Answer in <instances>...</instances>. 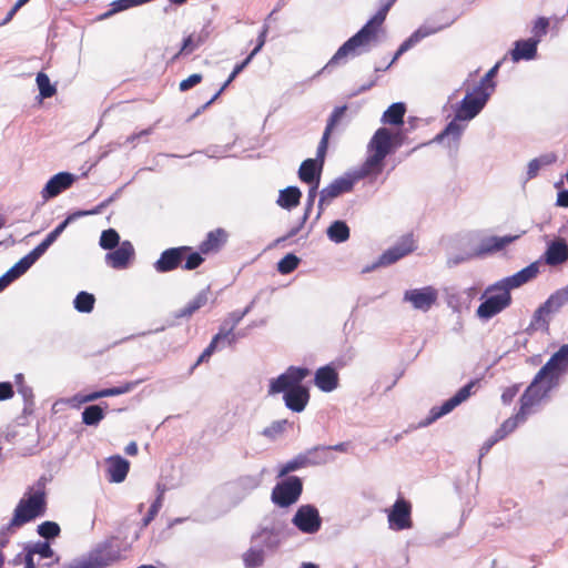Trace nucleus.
<instances>
[{
    "label": "nucleus",
    "instance_id": "f257e3e1",
    "mask_svg": "<svg viewBox=\"0 0 568 568\" xmlns=\"http://www.w3.org/2000/svg\"><path fill=\"white\" fill-rule=\"evenodd\" d=\"M396 0H388L379 10L347 41H345L321 70L331 71L336 65H344L348 59L371 51L377 42L378 30L386 19L387 12Z\"/></svg>",
    "mask_w": 568,
    "mask_h": 568
},
{
    "label": "nucleus",
    "instance_id": "f03ea898",
    "mask_svg": "<svg viewBox=\"0 0 568 568\" xmlns=\"http://www.w3.org/2000/svg\"><path fill=\"white\" fill-rule=\"evenodd\" d=\"M489 98V92H483L477 88H474L470 92L468 91L462 101L456 104L454 119L433 139L432 142L445 143L447 141L449 144L452 141L454 143H458L466 130V124L463 122H468L475 119L485 108Z\"/></svg>",
    "mask_w": 568,
    "mask_h": 568
},
{
    "label": "nucleus",
    "instance_id": "7ed1b4c3",
    "mask_svg": "<svg viewBox=\"0 0 568 568\" xmlns=\"http://www.w3.org/2000/svg\"><path fill=\"white\" fill-rule=\"evenodd\" d=\"M568 372V344L561 345L538 371L527 387L541 400L559 385L560 377Z\"/></svg>",
    "mask_w": 568,
    "mask_h": 568
},
{
    "label": "nucleus",
    "instance_id": "20e7f679",
    "mask_svg": "<svg viewBox=\"0 0 568 568\" xmlns=\"http://www.w3.org/2000/svg\"><path fill=\"white\" fill-rule=\"evenodd\" d=\"M390 130L378 128L367 144V158L361 168L352 176L355 182L365 178H376L383 172L384 162L387 155L392 153Z\"/></svg>",
    "mask_w": 568,
    "mask_h": 568
},
{
    "label": "nucleus",
    "instance_id": "39448f33",
    "mask_svg": "<svg viewBox=\"0 0 568 568\" xmlns=\"http://www.w3.org/2000/svg\"><path fill=\"white\" fill-rule=\"evenodd\" d=\"M47 500L44 484L42 479L37 483V488H30L24 494L13 510V516L6 525L7 530H17L23 525L32 521L37 517L45 514Z\"/></svg>",
    "mask_w": 568,
    "mask_h": 568
},
{
    "label": "nucleus",
    "instance_id": "423d86ee",
    "mask_svg": "<svg viewBox=\"0 0 568 568\" xmlns=\"http://www.w3.org/2000/svg\"><path fill=\"white\" fill-rule=\"evenodd\" d=\"M568 303V285L552 293L534 313L528 331L548 332L552 316Z\"/></svg>",
    "mask_w": 568,
    "mask_h": 568
},
{
    "label": "nucleus",
    "instance_id": "0eeeda50",
    "mask_svg": "<svg viewBox=\"0 0 568 568\" xmlns=\"http://www.w3.org/2000/svg\"><path fill=\"white\" fill-rule=\"evenodd\" d=\"M120 558V550L114 538L98 544L83 558L70 565V568H106Z\"/></svg>",
    "mask_w": 568,
    "mask_h": 568
},
{
    "label": "nucleus",
    "instance_id": "6e6552de",
    "mask_svg": "<svg viewBox=\"0 0 568 568\" xmlns=\"http://www.w3.org/2000/svg\"><path fill=\"white\" fill-rule=\"evenodd\" d=\"M481 298L485 300L477 308V316L484 321H488L499 314L511 303L510 292H508L499 282L489 285Z\"/></svg>",
    "mask_w": 568,
    "mask_h": 568
},
{
    "label": "nucleus",
    "instance_id": "1a4fd4ad",
    "mask_svg": "<svg viewBox=\"0 0 568 568\" xmlns=\"http://www.w3.org/2000/svg\"><path fill=\"white\" fill-rule=\"evenodd\" d=\"M456 21V17L443 19L440 22H429L422 24L416 31H414L396 50L393 59L386 65V69L390 68L406 51L416 45L424 38L435 34L438 31L448 28Z\"/></svg>",
    "mask_w": 568,
    "mask_h": 568
},
{
    "label": "nucleus",
    "instance_id": "9d476101",
    "mask_svg": "<svg viewBox=\"0 0 568 568\" xmlns=\"http://www.w3.org/2000/svg\"><path fill=\"white\" fill-rule=\"evenodd\" d=\"M541 402L531 389L526 388L524 394L520 397V407L518 412L507 418L499 428L495 432L497 433V437L505 438L507 435L511 434L518 425L526 422L527 417L532 413V407L538 405Z\"/></svg>",
    "mask_w": 568,
    "mask_h": 568
},
{
    "label": "nucleus",
    "instance_id": "9b49d317",
    "mask_svg": "<svg viewBox=\"0 0 568 568\" xmlns=\"http://www.w3.org/2000/svg\"><path fill=\"white\" fill-rule=\"evenodd\" d=\"M303 493V481L297 476H287L272 489V501L282 508L295 504Z\"/></svg>",
    "mask_w": 568,
    "mask_h": 568
},
{
    "label": "nucleus",
    "instance_id": "f8f14e48",
    "mask_svg": "<svg viewBox=\"0 0 568 568\" xmlns=\"http://www.w3.org/2000/svg\"><path fill=\"white\" fill-rule=\"evenodd\" d=\"M308 375L310 369L306 367L290 366L284 373L270 381L268 395L285 394L294 387H300Z\"/></svg>",
    "mask_w": 568,
    "mask_h": 568
},
{
    "label": "nucleus",
    "instance_id": "ddd939ff",
    "mask_svg": "<svg viewBox=\"0 0 568 568\" xmlns=\"http://www.w3.org/2000/svg\"><path fill=\"white\" fill-rule=\"evenodd\" d=\"M476 382L470 381L462 388L457 390V393L445 400L440 406H434L430 408L428 416L420 423V426H429L437 419L453 412L458 405L467 400L471 395V389L475 386Z\"/></svg>",
    "mask_w": 568,
    "mask_h": 568
},
{
    "label": "nucleus",
    "instance_id": "4468645a",
    "mask_svg": "<svg viewBox=\"0 0 568 568\" xmlns=\"http://www.w3.org/2000/svg\"><path fill=\"white\" fill-rule=\"evenodd\" d=\"M476 382L470 381L462 388L457 390V393L445 400L440 406H434L430 408L428 416L420 423V426H429L437 419L453 412L458 405L467 400L471 395V389L475 386Z\"/></svg>",
    "mask_w": 568,
    "mask_h": 568
},
{
    "label": "nucleus",
    "instance_id": "2eb2a0df",
    "mask_svg": "<svg viewBox=\"0 0 568 568\" xmlns=\"http://www.w3.org/2000/svg\"><path fill=\"white\" fill-rule=\"evenodd\" d=\"M386 513L390 530L402 531L413 527L412 504L404 497H398Z\"/></svg>",
    "mask_w": 568,
    "mask_h": 568
},
{
    "label": "nucleus",
    "instance_id": "dca6fc26",
    "mask_svg": "<svg viewBox=\"0 0 568 568\" xmlns=\"http://www.w3.org/2000/svg\"><path fill=\"white\" fill-rule=\"evenodd\" d=\"M292 524L303 534H316L322 526V518L314 505H302L292 518Z\"/></svg>",
    "mask_w": 568,
    "mask_h": 568
},
{
    "label": "nucleus",
    "instance_id": "f3484780",
    "mask_svg": "<svg viewBox=\"0 0 568 568\" xmlns=\"http://www.w3.org/2000/svg\"><path fill=\"white\" fill-rule=\"evenodd\" d=\"M354 184L355 179H353L351 175H346L335 179L331 184L322 189L320 192V200L317 205L318 211L315 220H318L321 217L324 211V206L326 204H329L334 199H336L341 194L351 192L354 187Z\"/></svg>",
    "mask_w": 568,
    "mask_h": 568
},
{
    "label": "nucleus",
    "instance_id": "a211bd4d",
    "mask_svg": "<svg viewBox=\"0 0 568 568\" xmlns=\"http://www.w3.org/2000/svg\"><path fill=\"white\" fill-rule=\"evenodd\" d=\"M438 298V292L433 286L406 290L403 302L409 303L416 311L428 312Z\"/></svg>",
    "mask_w": 568,
    "mask_h": 568
},
{
    "label": "nucleus",
    "instance_id": "6ab92c4d",
    "mask_svg": "<svg viewBox=\"0 0 568 568\" xmlns=\"http://www.w3.org/2000/svg\"><path fill=\"white\" fill-rule=\"evenodd\" d=\"M191 251L190 246H178L164 250L154 262L153 267L158 273H168L176 270Z\"/></svg>",
    "mask_w": 568,
    "mask_h": 568
},
{
    "label": "nucleus",
    "instance_id": "aec40b11",
    "mask_svg": "<svg viewBox=\"0 0 568 568\" xmlns=\"http://www.w3.org/2000/svg\"><path fill=\"white\" fill-rule=\"evenodd\" d=\"M415 250V241L412 234L403 235L393 246L379 256V264L392 265Z\"/></svg>",
    "mask_w": 568,
    "mask_h": 568
},
{
    "label": "nucleus",
    "instance_id": "412c9836",
    "mask_svg": "<svg viewBox=\"0 0 568 568\" xmlns=\"http://www.w3.org/2000/svg\"><path fill=\"white\" fill-rule=\"evenodd\" d=\"M75 180L77 176L72 173L59 172L47 182L41 191V196L44 201L53 199L71 187Z\"/></svg>",
    "mask_w": 568,
    "mask_h": 568
},
{
    "label": "nucleus",
    "instance_id": "4be33fe9",
    "mask_svg": "<svg viewBox=\"0 0 568 568\" xmlns=\"http://www.w3.org/2000/svg\"><path fill=\"white\" fill-rule=\"evenodd\" d=\"M134 256V247L130 241H123L119 246L105 254V263L114 270H124Z\"/></svg>",
    "mask_w": 568,
    "mask_h": 568
},
{
    "label": "nucleus",
    "instance_id": "5701e85b",
    "mask_svg": "<svg viewBox=\"0 0 568 568\" xmlns=\"http://www.w3.org/2000/svg\"><path fill=\"white\" fill-rule=\"evenodd\" d=\"M520 235L486 236L483 237L478 246L474 250L477 257H483L504 250L509 244L518 240Z\"/></svg>",
    "mask_w": 568,
    "mask_h": 568
},
{
    "label": "nucleus",
    "instance_id": "b1692460",
    "mask_svg": "<svg viewBox=\"0 0 568 568\" xmlns=\"http://www.w3.org/2000/svg\"><path fill=\"white\" fill-rule=\"evenodd\" d=\"M539 273V266L537 262L529 264L524 267L519 272L513 274L511 276H507L500 281H498L508 292L513 288H517L532 278H535Z\"/></svg>",
    "mask_w": 568,
    "mask_h": 568
},
{
    "label": "nucleus",
    "instance_id": "393cba45",
    "mask_svg": "<svg viewBox=\"0 0 568 568\" xmlns=\"http://www.w3.org/2000/svg\"><path fill=\"white\" fill-rule=\"evenodd\" d=\"M544 260L549 266H557L568 261V243L564 239H557L548 243L544 253Z\"/></svg>",
    "mask_w": 568,
    "mask_h": 568
},
{
    "label": "nucleus",
    "instance_id": "a878e982",
    "mask_svg": "<svg viewBox=\"0 0 568 568\" xmlns=\"http://www.w3.org/2000/svg\"><path fill=\"white\" fill-rule=\"evenodd\" d=\"M283 400L290 410L294 413H302L310 400V390L306 386L294 387L290 392L283 394Z\"/></svg>",
    "mask_w": 568,
    "mask_h": 568
},
{
    "label": "nucleus",
    "instance_id": "bb28decb",
    "mask_svg": "<svg viewBox=\"0 0 568 568\" xmlns=\"http://www.w3.org/2000/svg\"><path fill=\"white\" fill-rule=\"evenodd\" d=\"M314 384L325 393L333 392L338 386V374L333 365H325L315 372Z\"/></svg>",
    "mask_w": 568,
    "mask_h": 568
},
{
    "label": "nucleus",
    "instance_id": "cd10ccee",
    "mask_svg": "<svg viewBox=\"0 0 568 568\" xmlns=\"http://www.w3.org/2000/svg\"><path fill=\"white\" fill-rule=\"evenodd\" d=\"M240 311H233L222 321L216 336L226 343L227 346H232L236 343V335L234 333L235 327L241 323Z\"/></svg>",
    "mask_w": 568,
    "mask_h": 568
},
{
    "label": "nucleus",
    "instance_id": "c85d7f7f",
    "mask_svg": "<svg viewBox=\"0 0 568 568\" xmlns=\"http://www.w3.org/2000/svg\"><path fill=\"white\" fill-rule=\"evenodd\" d=\"M106 473L110 483L120 484L122 483L129 473V462L120 455L111 456L106 459Z\"/></svg>",
    "mask_w": 568,
    "mask_h": 568
},
{
    "label": "nucleus",
    "instance_id": "c756f323",
    "mask_svg": "<svg viewBox=\"0 0 568 568\" xmlns=\"http://www.w3.org/2000/svg\"><path fill=\"white\" fill-rule=\"evenodd\" d=\"M538 44L532 39L517 40L510 51L513 62L530 61L537 57Z\"/></svg>",
    "mask_w": 568,
    "mask_h": 568
},
{
    "label": "nucleus",
    "instance_id": "7c9ffc66",
    "mask_svg": "<svg viewBox=\"0 0 568 568\" xmlns=\"http://www.w3.org/2000/svg\"><path fill=\"white\" fill-rule=\"evenodd\" d=\"M226 240L227 233L223 229L213 230L201 242L199 250L202 254L216 253L224 246Z\"/></svg>",
    "mask_w": 568,
    "mask_h": 568
},
{
    "label": "nucleus",
    "instance_id": "2f4dec72",
    "mask_svg": "<svg viewBox=\"0 0 568 568\" xmlns=\"http://www.w3.org/2000/svg\"><path fill=\"white\" fill-rule=\"evenodd\" d=\"M322 169L323 165L320 164L316 160L307 159L303 161L300 166L298 178L302 182H305L310 185H320Z\"/></svg>",
    "mask_w": 568,
    "mask_h": 568
},
{
    "label": "nucleus",
    "instance_id": "473e14b6",
    "mask_svg": "<svg viewBox=\"0 0 568 568\" xmlns=\"http://www.w3.org/2000/svg\"><path fill=\"white\" fill-rule=\"evenodd\" d=\"M252 542L263 550H273L281 542L280 534L274 529L263 528L252 536Z\"/></svg>",
    "mask_w": 568,
    "mask_h": 568
},
{
    "label": "nucleus",
    "instance_id": "72a5a7b5",
    "mask_svg": "<svg viewBox=\"0 0 568 568\" xmlns=\"http://www.w3.org/2000/svg\"><path fill=\"white\" fill-rule=\"evenodd\" d=\"M40 258V256L32 250L22 258H20L12 267H10L6 273L10 276L12 281L18 280L24 273L29 271V268Z\"/></svg>",
    "mask_w": 568,
    "mask_h": 568
},
{
    "label": "nucleus",
    "instance_id": "f704fd0d",
    "mask_svg": "<svg viewBox=\"0 0 568 568\" xmlns=\"http://www.w3.org/2000/svg\"><path fill=\"white\" fill-rule=\"evenodd\" d=\"M304 453L310 459L311 466H322L335 460V457L329 453L326 445L314 446Z\"/></svg>",
    "mask_w": 568,
    "mask_h": 568
},
{
    "label": "nucleus",
    "instance_id": "c9c22d12",
    "mask_svg": "<svg viewBox=\"0 0 568 568\" xmlns=\"http://www.w3.org/2000/svg\"><path fill=\"white\" fill-rule=\"evenodd\" d=\"M326 235L333 243L341 244L349 239L351 230L345 221L336 220L327 227Z\"/></svg>",
    "mask_w": 568,
    "mask_h": 568
},
{
    "label": "nucleus",
    "instance_id": "e433bc0d",
    "mask_svg": "<svg viewBox=\"0 0 568 568\" xmlns=\"http://www.w3.org/2000/svg\"><path fill=\"white\" fill-rule=\"evenodd\" d=\"M310 466H311L310 459L307 458L305 453L302 452V453L297 454L296 456H294L288 462L278 466L277 477L278 478L287 477L288 474L300 470L302 468L310 467Z\"/></svg>",
    "mask_w": 568,
    "mask_h": 568
},
{
    "label": "nucleus",
    "instance_id": "4c0bfd02",
    "mask_svg": "<svg viewBox=\"0 0 568 568\" xmlns=\"http://www.w3.org/2000/svg\"><path fill=\"white\" fill-rule=\"evenodd\" d=\"M302 192L297 186H287L280 191L276 203L286 210H292L300 204Z\"/></svg>",
    "mask_w": 568,
    "mask_h": 568
},
{
    "label": "nucleus",
    "instance_id": "58836bf2",
    "mask_svg": "<svg viewBox=\"0 0 568 568\" xmlns=\"http://www.w3.org/2000/svg\"><path fill=\"white\" fill-rule=\"evenodd\" d=\"M207 290H202L195 295V297L192 301H190L184 307H182L174 314L175 318L192 316L197 310H200L207 303Z\"/></svg>",
    "mask_w": 568,
    "mask_h": 568
},
{
    "label": "nucleus",
    "instance_id": "ea45409f",
    "mask_svg": "<svg viewBox=\"0 0 568 568\" xmlns=\"http://www.w3.org/2000/svg\"><path fill=\"white\" fill-rule=\"evenodd\" d=\"M405 112L406 105L403 102H395L383 113L381 122L390 125L403 124Z\"/></svg>",
    "mask_w": 568,
    "mask_h": 568
},
{
    "label": "nucleus",
    "instance_id": "a19ab883",
    "mask_svg": "<svg viewBox=\"0 0 568 568\" xmlns=\"http://www.w3.org/2000/svg\"><path fill=\"white\" fill-rule=\"evenodd\" d=\"M104 418V409L100 405L87 406L82 412V423L87 426H97Z\"/></svg>",
    "mask_w": 568,
    "mask_h": 568
},
{
    "label": "nucleus",
    "instance_id": "79ce46f5",
    "mask_svg": "<svg viewBox=\"0 0 568 568\" xmlns=\"http://www.w3.org/2000/svg\"><path fill=\"white\" fill-rule=\"evenodd\" d=\"M243 561L246 568H257L264 562V550L253 544L247 551L243 554Z\"/></svg>",
    "mask_w": 568,
    "mask_h": 568
},
{
    "label": "nucleus",
    "instance_id": "37998d69",
    "mask_svg": "<svg viewBox=\"0 0 568 568\" xmlns=\"http://www.w3.org/2000/svg\"><path fill=\"white\" fill-rule=\"evenodd\" d=\"M94 303L95 297L93 294L81 291L77 294L73 301V306L80 313H90L94 307Z\"/></svg>",
    "mask_w": 568,
    "mask_h": 568
},
{
    "label": "nucleus",
    "instance_id": "c03bdc74",
    "mask_svg": "<svg viewBox=\"0 0 568 568\" xmlns=\"http://www.w3.org/2000/svg\"><path fill=\"white\" fill-rule=\"evenodd\" d=\"M501 62H497L479 81V83L475 87L483 92H489V97L495 92L496 82L494 78L496 77Z\"/></svg>",
    "mask_w": 568,
    "mask_h": 568
},
{
    "label": "nucleus",
    "instance_id": "a18cd8bd",
    "mask_svg": "<svg viewBox=\"0 0 568 568\" xmlns=\"http://www.w3.org/2000/svg\"><path fill=\"white\" fill-rule=\"evenodd\" d=\"M120 244V235L114 229H108L101 233L99 245L103 250L112 251Z\"/></svg>",
    "mask_w": 568,
    "mask_h": 568
},
{
    "label": "nucleus",
    "instance_id": "49530a36",
    "mask_svg": "<svg viewBox=\"0 0 568 568\" xmlns=\"http://www.w3.org/2000/svg\"><path fill=\"white\" fill-rule=\"evenodd\" d=\"M156 489L159 491V495H158L156 499L150 506L145 517L142 519L144 527H146L154 519V517L158 515L160 508L162 507V499H163V494L165 491V486L158 484Z\"/></svg>",
    "mask_w": 568,
    "mask_h": 568
},
{
    "label": "nucleus",
    "instance_id": "de8ad7c7",
    "mask_svg": "<svg viewBox=\"0 0 568 568\" xmlns=\"http://www.w3.org/2000/svg\"><path fill=\"white\" fill-rule=\"evenodd\" d=\"M204 42V38L199 36L190 34L183 40L182 47L180 51L174 55V59L179 58L182 54H190L193 51H195L197 48H200Z\"/></svg>",
    "mask_w": 568,
    "mask_h": 568
},
{
    "label": "nucleus",
    "instance_id": "09e8293b",
    "mask_svg": "<svg viewBox=\"0 0 568 568\" xmlns=\"http://www.w3.org/2000/svg\"><path fill=\"white\" fill-rule=\"evenodd\" d=\"M36 81L41 98L47 99L55 94V87L51 84L50 79L45 73L39 72L37 74Z\"/></svg>",
    "mask_w": 568,
    "mask_h": 568
},
{
    "label": "nucleus",
    "instance_id": "8fccbe9b",
    "mask_svg": "<svg viewBox=\"0 0 568 568\" xmlns=\"http://www.w3.org/2000/svg\"><path fill=\"white\" fill-rule=\"evenodd\" d=\"M549 29V19L546 17H539L534 21L531 28V37L530 39L535 40L537 43H540L541 39L548 33Z\"/></svg>",
    "mask_w": 568,
    "mask_h": 568
},
{
    "label": "nucleus",
    "instance_id": "3c124183",
    "mask_svg": "<svg viewBox=\"0 0 568 568\" xmlns=\"http://www.w3.org/2000/svg\"><path fill=\"white\" fill-rule=\"evenodd\" d=\"M226 345L225 342H223L220 336H216L214 335L212 341L210 342V344L207 345V347L202 352V354L200 355V357L197 358L196 363L194 364V366L192 367V371L194 369L195 366H197L200 363L202 362H205L207 361L211 355L216 351V349H221V348H224Z\"/></svg>",
    "mask_w": 568,
    "mask_h": 568
},
{
    "label": "nucleus",
    "instance_id": "603ef678",
    "mask_svg": "<svg viewBox=\"0 0 568 568\" xmlns=\"http://www.w3.org/2000/svg\"><path fill=\"white\" fill-rule=\"evenodd\" d=\"M288 425L290 423L287 419L274 420L270 426L265 427L261 434L266 438L275 439L286 430Z\"/></svg>",
    "mask_w": 568,
    "mask_h": 568
},
{
    "label": "nucleus",
    "instance_id": "864d4df0",
    "mask_svg": "<svg viewBox=\"0 0 568 568\" xmlns=\"http://www.w3.org/2000/svg\"><path fill=\"white\" fill-rule=\"evenodd\" d=\"M298 264L300 258L295 254L288 253L278 261L277 271L284 275L290 274L297 268Z\"/></svg>",
    "mask_w": 568,
    "mask_h": 568
},
{
    "label": "nucleus",
    "instance_id": "5fc2aeb1",
    "mask_svg": "<svg viewBox=\"0 0 568 568\" xmlns=\"http://www.w3.org/2000/svg\"><path fill=\"white\" fill-rule=\"evenodd\" d=\"M38 534L45 539H53L60 535V526L55 521H43L38 526Z\"/></svg>",
    "mask_w": 568,
    "mask_h": 568
},
{
    "label": "nucleus",
    "instance_id": "6e6d98bb",
    "mask_svg": "<svg viewBox=\"0 0 568 568\" xmlns=\"http://www.w3.org/2000/svg\"><path fill=\"white\" fill-rule=\"evenodd\" d=\"M26 554H30L32 558L34 555H39L41 558H51L53 556V550L49 542L38 541L28 547Z\"/></svg>",
    "mask_w": 568,
    "mask_h": 568
},
{
    "label": "nucleus",
    "instance_id": "4d7b16f0",
    "mask_svg": "<svg viewBox=\"0 0 568 568\" xmlns=\"http://www.w3.org/2000/svg\"><path fill=\"white\" fill-rule=\"evenodd\" d=\"M347 110L346 105L336 106L333 112L331 113L326 128L324 130L325 133L331 134L334 128L337 125V123L343 119L345 112Z\"/></svg>",
    "mask_w": 568,
    "mask_h": 568
},
{
    "label": "nucleus",
    "instance_id": "13d9d810",
    "mask_svg": "<svg viewBox=\"0 0 568 568\" xmlns=\"http://www.w3.org/2000/svg\"><path fill=\"white\" fill-rule=\"evenodd\" d=\"M186 260L183 265V268L186 271H193L197 268L203 262L204 258L202 257V253L193 252L192 250L185 255Z\"/></svg>",
    "mask_w": 568,
    "mask_h": 568
},
{
    "label": "nucleus",
    "instance_id": "bf43d9fd",
    "mask_svg": "<svg viewBox=\"0 0 568 568\" xmlns=\"http://www.w3.org/2000/svg\"><path fill=\"white\" fill-rule=\"evenodd\" d=\"M253 54H248L241 63L236 64L226 79V81L222 85V90H225L233 81L234 79L248 65V63L252 61Z\"/></svg>",
    "mask_w": 568,
    "mask_h": 568
},
{
    "label": "nucleus",
    "instance_id": "052dcab7",
    "mask_svg": "<svg viewBox=\"0 0 568 568\" xmlns=\"http://www.w3.org/2000/svg\"><path fill=\"white\" fill-rule=\"evenodd\" d=\"M447 304L454 312H462L463 308L469 307L458 292L448 294Z\"/></svg>",
    "mask_w": 568,
    "mask_h": 568
},
{
    "label": "nucleus",
    "instance_id": "680f3d73",
    "mask_svg": "<svg viewBox=\"0 0 568 568\" xmlns=\"http://www.w3.org/2000/svg\"><path fill=\"white\" fill-rule=\"evenodd\" d=\"M476 257H477V255H475V251L466 252V253H458V254H455V255H452L448 257L447 265L449 267H454V266H457L462 263H465V262L470 261Z\"/></svg>",
    "mask_w": 568,
    "mask_h": 568
},
{
    "label": "nucleus",
    "instance_id": "e2e57ef3",
    "mask_svg": "<svg viewBox=\"0 0 568 568\" xmlns=\"http://www.w3.org/2000/svg\"><path fill=\"white\" fill-rule=\"evenodd\" d=\"M329 136L331 134L328 133H323V136L318 143V146H317V151H316V161H320L318 163L323 165L324 163V158H325V154H326V151H327V145H328V140H329Z\"/></svg>",
    "mask_w": 568,
    "mask_h": 568
},
{
    "label": "nucleus",
    "instance_id": "0e129e2a",
    "mask_svg": "<svg viewBox=\"0 0 568 568\" xmlns=\"http://www.w3.org/2000/svg\"><path fill=\"white\" fill-rule=\"evenodd\" d=\"M318 186L320 185H316V184L310 185V190H308L307 199H306V203H305V211H304V214H306V216H310V214L312 212L315 199L318 194Z\"/></svg>",
    "mask_w": 568,
    "mask_h": 568
},
{
    "label": "nucleus",
    "instance_id": "69168bd1",
    "mask_svg": "<svg viewBox=\"0 0 568 568\" xmlns=\"http://www.w3.org/2000/svg\"><path fill=\"white\" fill-rule=\"evenodd\" d=\"M55 241L57 237L52 232H50L45 239L33 248V251L41 257Z\"/></svg>",
    "mask_w": 568,
    "mask_h": 568
},
{
    "label": "nucleus",
    "instance_id": "338daca9",
    "mask_svg": "<svg viewBox=\"0 0 568 568\" xmlns=\"http://www.w3.org/2000/svg\"><path fill=\"white\" fill-rule=\"evenodd\" d=\"M267 32H268V24L267 23H264L263 27H262V30L260 31L258 33V37H257V40H256V45L255 48L250 52V54H253V58L262 50V48L264 47L265 42H266V36H267Z\"/></svg>",
    "mask_w": 568,
    "mask_h": 568
},
{
    "label": "nucleus",
    "instance_id": "774afa93",
    "mask_svg": "<svg viewBox=\"0 0 568 568\" xmlns=\"http://www.w3.org/2000/svg\"><path fill=\"white\" fill-rule=\"evenodd\" d=\"M202 81V75L199 73H193L189 78L184 79L180 82V90L182 92L190 90Z\"/></svg>",
    "mask_w": 568,
    "mask_h": 568
}]
</instances>
